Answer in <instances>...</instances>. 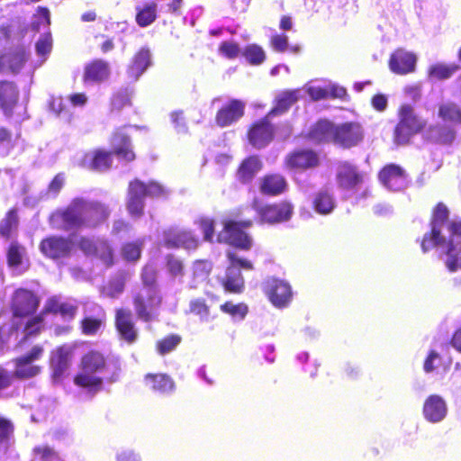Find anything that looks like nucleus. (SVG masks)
Here are the masks:
<instances>
[{
  "label": "nucleus",
  "mask_w": 461,
  "mask_h": 461,
  "mask_svg": "<svg viewBox=\"0 0 461 461\" xmlns=\"http://www.w3.org/2000/svg\"><path fill=\"white\" fill-rule=\"evenodd\" d=\"M108 357L98 348H90L82 354L78 362V372L73 377L76 386L95 394L104 388L101 375L107 372Z\"/></svg>",
  "instance_id": "f257e3e1"
},
{
  "label": "nucleus",
  "mask_w": 461,
  "mask_h": 461,
  "mask_svg": "<svg viewBox=\"0 0 461 461\" xmlns=\"http://www.w3.org/2000/svg\"><path fill=\"white\" fill-rule=\"evenodd\" d=\"M166 194L162 185L156 181L147 183L139 178H133L128 184L126 196V209L133 218H140L144 214L145 198H158Z\"/></svg>",
  "instance_id": "f03ea898"
},
{
  "label": "nucleus",
  "mask_w": 461,
  "mask_h": 461,
  "mask_svg": "<svg viewBox=\"0 0 461 461\" xmlns=\"http://www.w3.org/2000/svg\"><path fill=\"white\" fill-rule=\"evenodd\" d=\"M427 125V120L418 115L411 104H402L398 109V122L393 129V142L398 146L409 144L411 139L421 133Z\"/></svg>",
  "instance_id": "7ed1b4c3"
},
{
  "label": "nucleus",
  "mask_w": 461,
  "mask_h": 461,
  "mask_svg": "<svg viewBox=\"0 0 461 461\" xmlns=\"http://www.w3.org/2000/svg\"><path fill=\"white\" fill-rule=\"evenodd\" d=\"M163 303L159 288L141 289L132 295V305L137 318L148 323L157 321Z\"/></svg>",
  "instance_id": "20e7f679"
},
{
  "label": "nucleus",
  "mask_w": 461,
  "mask_h": 461,
  "mask_svg": "<svg viewBox=\"0 0 461 461\" xmlns=\"http://www.w3.org/2000/svg\"><path fill=\"white\" fill-rule=\"evenodd\" d=\"M201 245L199 237L191 229L171 225L161 232L159 246L167 249H184L187 252L195 251Z\"/></svg>",
  "instance_id": "39448f33"
},
{
  "label": "nucleus",
  "mask_w": 461,
  "mask_h": 461,
  "mask_svg": "<svg viewBox=\"0 0 461 461\" xmlns=\"http://www.w3.org/2000/svg\"><path fill=\"white\" fill-rule=\"evenodd\" d=\"M252 224L251 220H226L223 222L222 230L218 235V241L229 244L240 250L248 251L253 246V240L244 229L251 227Z\"/></svg>",
  "instance_id": "423d86ee"
},
{
  "label": "nucleus",
  "mask_w": 461,
  "mask_h": 461,
  "mask_svg": "<svg viewBox=\"0 0 461 461\" xmlns=\"http://www.w3.org/2000/svg\"><path fill=\"white\" fill-rule=\"evenodd\" d=\"M450 212L447 206L438 202L431 211L430 216V230L424 234L420 247L423 252H428L429 249L443 245L445 237L442 235L441 227L449 222Z\"/></svg>",
  "instance_id": "0eeeda50"
},
{
  "label": "nucleus",
  "mask_w": 461,
  "mask_h": 461,
  "mask_svg": "<svg viewBox=\"0 0 461 461\" xmlns=\"http://www.w3.org/2000/svg\"><path fill=\"white\" fill-rule=\"evenodd\" d=\"M449 237L443 245V252L447 256L445 260L446 267L449 272H456L461 269V220L450 221L447 225Z\"/></svg>",
  "instance_id": "6e6552de"
},
{
  "label": "nucleus",
  "mask_w": 461,
  "mask_h": 461,
  "mask_svg": "<svg viewBox=\"0 0 461 461\" xmlns=\"http://www.w3.org/2000/svg\"><path fill=\"white\" fill-rule=\"evenodd\" d=\"M77 346V343H64L51 350L49 364L53 382L60 383L68 375Z\"/></svg>",
  "instance_id": "1a4fd4ad"
},
{
  "label": "nucleus",
  "mask_w": 461,
  "mask_h": 461,
  "mask_svg": "<svg viewBox=\"0 0 461 461\" xmlns=\"http://www.w3.org/2000/svg\"><path fill=\"white\" fill-rule=\"evenodd\" d=\"M321 165L318 151L311 148H298L288 152L284 158V167L294 172H305Z\"/></svg>",
  "instance_id": "9d476101"
},
{
  "label": "nucleus",
  "mask_w": 461,
  "mask_h": 461,
  "mask_svg": "<svg viewBox=\"0 0 461 461\" xmlns=\"http://www.w3.org/2000/svg\"><path fill=\"white\" fill-rule=\"evenodd\" d=\"M271 114L253 122L247 131L249 143L255 149H261L269 145L275 139L276 127L271 122Z\"/></svg>",
  "instance_id": "9b49d317"
},
{
  "label": "nucleus",
  "mask_w": 461,
  "mask_h": 461,
  "mask_svg": "<svg viewBox=\"0 0 461 461\" xmlns=\"http://www.w3.org/2000/svg\"><path fill=\"white\" fill-rule=\"evenodd\" d=\"M261 223L278 224L288 221L294 214V205L287 200H282L255 207Z\"/></svg>",
  "instance_id": "f8f14e48"
},
{
  "label": "nucleus",
  "mask_w": 461,
  "mask_h": 461,
  "mask_svg": "<svg viewBox=\"0 0 461 461\" xmlns=\"http://www.w3.org/2000/svg\"><path fill=\"white\" fill-rule=\"evenodd\" d=\"M262 290L269 302L279 309L288 306L293 299L291 285L285 280L274 276L263 281Z\"/></svg>",
  "instance_id": "ddd939ff"
},
{
  "label": "nucleus",
  "mask_w": 461,
  "mask_h": 461,
  "mask_svg": "<svg viewBox=\"0 0 461 461\" xmlns=\"http://www.w3.org/2000/svg\"><path fill=\"white\" fill-rule=\"evenodd\" d=\"M43 354L44 348L41 345H35L26 354L14 358V376L24 380L38 375L41 371V367L33 365V362L41 359Z\"/></svg>",
  "instance_id": "4468645a"
},
{
  "label": "nucleus",
  "mask_w": 461,
  "mask_h": 461,
  "mask_svg": "<svg viewBox=\"0 0 461 461\" xmlns=\"http://www.w3.org/2000/svg\"><path fill=\"white\" fill-rule=\"evenodd\" d=\"M40 303V298L33 291L18 288L13 294L10 309L14 317L25 318L36 312Z\"/></svg>",
  "instance_id": "2eb2a0df"
},
{
  "label": "nucleus",
  "mask_w": 461,
  "mask_h": 461,
  "mask_svg": "<svg viewBox=\"0 0 461 461\" xmlns=\"http://www.w3.org/2000/svg\"><path fill=\"white\" fill-rule=\"evenodd\" d=\"M365 138V131L358 122L351 121L336 125L334 145L344 149L358 146Z\"/></svg>",
  "instance_id": "dca6fc26"
},
{
  "label": "nucleus",
  "mask_w": 461,
  "mask_h": 461,
  "mask_svg": "<svg viewBox=\"0 0 461 461\" xmlns=\"http://www.w3.org/2000/svg\"><path fill=\"white\" fill-rule=\"evenodd\" d=\"M55 216L66 230L85 228V198L72 199L65 208L56 211Z\"/></svg>",
  "instance_id": "f3484780"
},
{
  "label": "nucleus",
  "mask_w": 461,
  "mask_h": 461,
  "mask_svg": "<svg viewBox=\"0 0 461 461\" xmlns=\"http://www.w3.org/2000/svg\"><path fill=\"white\" fill-rule=\"evenodd\" d=\"M381 185L393 192H400L408 186V174L398 164H385L377 174Z\"/></svg>",
  "instance_id": "a211bd4d"
},
{
  "label": "nucleus",
  "mask_w": 461,
  "mask_h": 461,
  "mask_svg": "<svg viewBox=\"0 0 461 461\" xmlns=\"http://www.w3.org/2000/svg\"><path fill=\"white\" fill-rule=\"evenodd\" d=\"M114 328L120 340L128 345L136 343L139 339V330L133 320L132 312L128 308H118L114 313Z\"/></svg>",
  "instance_id": "6ab92c4d"
},
{
  "label": "nucleus",
  "mask_w": 461,
  "mask_h": 461,
  "mask_svg": "<svg viewBox=\"0 0 461 461\" xmlns=\"http://www.w3.org/2000/svg\"><path fill=\"white\" fill-rule=\"evenodd\" d=\"M39 249L44 257L57 260L69 257L73 244L68 238L51 235L41 240Z\"/></svg>",
  "instance_id": "aec40b11"
},
{
  "label": "nucleus",
  "mask_w": 461,
  "mask_h": 461,
  "mask_svg": "<svg viewBox=\"0 0 461 461\" xmlns=\"http://www.w3.org/2000/svg\"><path fill=\"white\" fill-rule=\"evenodd\" d=\"M124 128L125 126L117 127L112 132L110 142L113 149L110 151L119 160L131 163L136 159V153L131 137L123 131Z\"/></svg>",
  "instance_id": "412c9836"
},
{
  "label": "nucleus",
  "mask_w": 461,
  "mask_h": 461,
  "mask_svg": "<svg viewBox=\"0 0 461 461\" xmlns=\"http://www.w3.org/2000/svg\"><path fill=\"white\" fill-rule=\"evenodd\" d=\"M113 153L104 148L94 149L86 152L80 160V167L90 171L104 173L113 167Z\"/></svg>",
  "instance_id": "4be33fe9"
},
{
  "label": "nucleus",
  "mask_w": 461,
  "mask_h": 461,
  "mask_svg": "<svg viewBox=\"0 0 461 461\" xmlns=\"http://www.w3.org/2000/svg\"><path fill=\"white\" fill-rule=\"evenodd\" d=\"M365 175L349 161L339 162L336 173L338 185L344 190H353L361 185Z\"/></svg>",
  "instance_id": "5701e85b"
},
{
  "label": "nucleus",
  "mask_w": 461,
  "mask_h": 461,
  "mask_svg": "<svg viewBox=\"0 0 461 461\" xmlns=\"http://www.w3.org/2000/svg\"><path fill=\"white\" fill-rule=\"evenodd\" d=\"M110 215L111 210L106 203L85 199V228H99L108 221Z\"/></svg>",
  "instance_id": "b1692460"
},
{
  "label": "nucleus",
  "mask_w": 461,
  "mask_h": 461,
  "mask_svg": "<svg viewBox=\"0 0 461 461\" xmlns=\"http://www.w3.org/2000/svg\"><path fill=\"white\" fill-rule=\"evenodd\" d=\"M417 56L402 48L392 52L388 61L390 70L397 75H407L416 69Z\"/></svg>",
  "instance_id": "393cba45"
},
{
  "label": "nucleus",
  "mask_w": 461,
  "mask_h": 461,
  "mask_svg": "<svg viewBox=\"0 0 461 461\" xmlns=\"http://www.w3.org/2000/svg\"><path fill=\"white\" fill-rule=\"evenodd\" d=\"M245 113V103L231 99L223 104L215 114V123L221 128L228 127L238 122Z\"/></svg>",
  "instance_id": "a878e982"
},
{
  "label": "nucleus",
  "mask_w": 461,
  "mask_h": 461,
  "mask_svg": "<svg viewBox=\"0 0 461 461\" xmlns=\"http://www.w3.org/2000/svg\"><path fill=\"white\" fill-rule=\"evenodd\" d=\"M111 68L103 59H94L84 67L82 80L85 84H99L109 78Z\"/></svg>",
  "instance_id": "bb28decb"
},
{
  "label": "nucleus",
  "mask_w": 461,
  "mask_h": 461,
  "mask_svg": "<svg viewBox=\"0 0 461 461\" xmlns=\"http://www.w3.org/2000/svg\"><path fill=\"white\" fill-rule=\"evenodd\" d=\"M262 168L263 162L258 155L248 156L238 166L235 172L236 179L241 185H249Z\"/></svg>",
  "instance_id": "cd10ccee"
},
{
  "label": "nucleus",
  "mask_w": 461,
  "mask_h": 461,
  "mask_svg": "<svg viewBox=\"0 0 461 461\" xmlns=\"http://www.w3.org/2000/svg\"><path fill=\"white\" fill-rule=\"evenodd\" d=\"M259 192L267 196H278L288 189L285 177L280 173H267L259 179Z\"/></svg>",
  "instance_id": "c85d7f7f"
},
{
  "label": "nucleus",
  "mask_w": 461,
  "mask_h": 461,
  "mask_svg": "<svg viewBox=\"0 0 461 461\" xmlns=\"http://www.w3.org/2000/svg\"><path fill=\"white\" fill-rule=\"evenodd\" d=\"M336 125L328 119H321L312 125L307 137L317 144L332 143L334 145Z\"/></svg>",
  "instance_id": "c756f323"
},
{
  "label": "nucleus",
  "mask_w": 461,
  "mask_h": 461,
  "mask_svg": "<svg viewBox=\"0 0 461 461\" xmlns=\"http://www.w3.org/2000/svg\"><path fill=\"white\" fill-rule=\"evenodd\" d=\"M456 138V131L449 124L430 125L428 129L425 140L438 146H451Z\"/></svg>",
  "instance_id": "7c9ffc66"
},
{
  "label": "nucleus",
  "mask_w": 461,
  "mask_h": 461,
  "mask_svg": "<svg viewBox=\"0 0 461 461\" xmlns=\"http://www.w3.org/2000/svg\"><path fill=\"white\" fill-rule=\"evenodd\" d=\"M19 99V90L13 81H0V109L6 117H11Z\"/></svg>",
  "instance_id": "2f4dec72"
},
{
  "label": "nucleus",
  "mask_w": 461,
  "mask_h": 461,
  "mask_svg": "<svg viewBox=\"0 0 461 461\" xmlns=\"http://www.w3.org/2000/svg\"><path fill=\"white\" fill-rule=\"evenodd\" d=\"M26 59V52L23 49L0 55V74L5 72L18 74L24 66Z\"/></svg>",
  "instance_id": "473e14b6"
},
{
  "label": "nucleus",
  "mask_w": 461,
  "mask_h": 461,
  "mask_svg": "<svg viewBox=\"0 0 461 461\" xmlns=\"http://www.w3.org/2000/svg\"><path fill=\"white\" fill-rule=\"evenodd\" d=\"M447 413V406L444 400L437 395H429L423 404V414L430 422H438L444 419Z\"/></svg>",
  "instance_id": "72a5a7b5"
},
{
  "label": "nucleus",
  "mask_w": 461,
  "mask_h": 461,
  "mask_svg": "<svg viewBox=\"0 0 461 461\" xmlns=\"http://www.w3.org/2000/svg\"><path fill=\"white\" fill-rule=\"evenodd\" d=\"M144 381L150 390L161 394L171 393L176 387L174 380L167 374L149 373L145 375Z\"/></svg>",
  "instance_id": "f704fd0d"
},
{
  "label": "nucleus",
  "mask_w": 461,
  "mask_h": 461,
  "mask_svg": "<svg viewBox=\"0 0 461 461\" xmlns=\"http://www.w3.org/2000/svg\"><path fill=\"white\" fill-rule=\"evenodd\" d=\"M220 283L224 291L228 294H240L245 290V280L242 273L239 269L227 267L225 276Z\"/></svg>",
  "instance_id": "c9c22d12"
},
{
  "label": "nucleus",
  "mask_w": 461,
  "mask_h": 461,
  "mask_svg": "<svg viewBox=\"0 0 461 461\" xmlns=\"http://www.w3.org/2000/svg\"><path fill=\"white\" fill-rule=\"evenodd\" d=\"M438 117L449 125H461V106L449 100L442 102L438 105Z\"/></svg>",
  "instance_id": "e433bc0d"
},
{
  "label": "nucleus",
  "mask_w": 461,
  "mask_h": 461,
  "mask_svg": "<svg viewBox=\"0 0 461 461\" xmlns=\"http://www.w3.org/2000/svg\"><path fill=\"white\" fill-rule=\"evenodd\" d=\"M91 258L99 260L106 268L112 267L116 262V256L110 241L100 238Z\"/></svg>",
  "instance_id": "4c0bfd02"
},
{
  "label": "nucleus",
  "mask_w": 461,
  "mask_h": 461,
  "mask_svg": "<svg viewBox=\"0 0 461 461\" xmlns=\"http://www.w3.org/2000/svg\"><path fill=\"white\" fill-rule=\"evenodd\" d=\"M299 95V89L285 90L281 92L276 95L275 99V105L268 113L274 116L286 112L298 101Z\"/></svg>",
  "instance_id": "58836bf2"
},
{
  "label": "nucleus",
  "mask_w": 461,
  "mask_h": 461,
  "mask_svg": "<svg viewBox=\"0 0 461 461\" xmlns=\"http://www.w3.org/2000/svg\"><path fill=\"white\" fill-rule=\"evenodd\" d=\"M312 208L319 214H330L336 208V200L329 191L321 190L313 197Z\"/></svg>",
  "instance_id": "ea45409f"
},
{
  "label": "nucleus",
  "mask_w": 461,
  "mask_h": 461,
  "mask_svg": "<svg viewBox=\"0 0 461 461\" xmlns=\"http://www.w3.org/2000/svg\"><path fill=\"white\" fill-rule=\"evenodd\" d=\"M29 317L23 327V337L20 341L21 343L25 342L31 338L38 337L45 328V318L42 314H33Z\"/></svg>",
  "instance_id": "a19ab883"
},
{
  "label": "nucleus",
  "mask_w": 461,
  "mask_h": 461,
  "mask_svg": "<svg viewBox=\"0 0 461 461\" xmlns=\"http://www.w3.org/2000/svg\"><path fill=\"white\" fill-rule=\"evenodd\" d=\"M29 262L26 255V248L18 241H12L6 251L7 266L11 268H17L23 262Z\"/></svg>",
  "instance_id": "79ce46f5"
},
{
  "label": "nucleus",
  "mask_w": 461,
  "mask_h": 461,
  "mask_svg": "<svg viewBox=\"0 0 461 461\" xmlns=\"http://www.w3.org/2000/svg\"><path fill=\"white\" fill-rule=\"evenodd\" d=\"M157 4L147 3L136 7L135 22L140 27H147L157 19Z\"/></svg>",
  "instance_id": "37998d69"
},
{
  "label": "nucleus",
  "mask_w": 461,
  "mask_h": 461,
  "mask_svg": "<svg viewBox=\"0 0 461 461\" xmlns=\"http://www.w3.org/2000/svg\"><path fill=\"white\" fill-rule=\"evenodd\" d=\"M132 92L129 88H121L113 92L110 98V111L120 113L122 110L131 106Z\"/></svg>",
  "instance_id": "c03bdc74"
},
{
  "label": "nucleus",
  "mask_w": 461,
  "mask_h": 461,
  "mask_svg": "<svg viewBox=\"0 0 461 461\" xmlns=\"http://www.w3.org/2000/svg\"><path fill=\"white\" fill-rule=\"evenodd\" d=\"M150 65V53L147 48H142L137 51L129 66V72L138 77Z\"/></svg>",
  "instance_id": "a18cd8bd"
},
{
  "label": "nucleus",
  "mask_w": 461,
  "mask_h": 461,
  "mask_svg": "<svg viewBox=\"0 0 461 461\" xmlns=\"http://www.w3.org/2000/svg\"><path fill=\"white\" fill-rule=\"evenodd\" d=\"M19 225V217L16 208L10 209L0 221V236L5 240L12 237L13 232L16 231Z\"/></svg>",
  "instance_id": "49530a36"
},
{
  "label": "nucleus",
  "mask_w": 461,
  "mask_h": 461,
  "mask_svg": "<svg viewBox=\"0 0 461 461\" xmlns=\"http://www.w3.org/2000/svg\"><path fill=\"white\" fill-rule=\"evenodd\" d=\"M241 55L251 66H260L267 59V54L264 49L256 43L248 44L241 51Z\"/></svg>",
  "instance_id": "de8ad7c7"
},
{
  "label": "nucleus",
  "mask_w": 461,
  "mask_h": 461,
  "mask_svg": "<svg viewBox=\"0 0 461 461\" xmlns=\"http://www.w3.org/2000/svg\"><path fill=\"white\" fill-rule=\"evenodd\" d=\"M143 241L137 240L125 242L121 247V255L127 262H137L141 257Z\"/></svg>",
  "instance_id": "09e8293b"
},
{
  "label": "nucleus",
  "mask_w": 461,
  "mask_h": 461,
  "mask_svg": "<svg viewBox=\"0 0 461 461\" xmlns=\"http://www.w3.org/2000/svg\"><path fill=\"white\" fill-rule=\"evenodd\" d=\"M181 341L182 337L180 335L169 334L158 339L155 344V348L160 356H165L174 351L181 343Z\"/></svg>",
  "instance_id": "8fccbe9b"
},
{
  "label": "nucleus",
  "mask_w": 461,
  "mask_h": 461,
  "mask_svg": "<svg viewBox=\"0 0 461 461\" xmlns=\"http://www.w3.org/2000/svg\"><path fill=\"white\" fill-rule=\"evenodd\" d=\"M165 266L170 276L183 277L185 276V267L184 261L173 253L165 256Z\"/></svg>",
  "instance_id": "3c124183"
},
{
  "label": "nucleus",
  "mask_w": 461,
  "mask_h": 461,
  "mask_svg": "<svg viewBox=\"0 0 461 461\" xmlns=\"http://www.w3.org/2000/svg\"><path fill=\"white\" fill-rule=\"evenodd\" d=\"M459 68L456 64H435L429 68V77L437 80H445L451 77Z\"/></svg>",
  "instance_id": "603ef678"
},
{
  "label": "nucleus",
  "mask_w": 461,
  "mask_h": 461,
  "mask_svg": "<svg viewBox=\"0 0 461 461\" xmlns=\"http://www.w3.org/2000/svg\"><path fill=\"white\" fill-rule=\"evenodd\" d=\"M14 434L13 421L4 416H0V449L7 450Z\"/></svg>",
  "instance_id": "864d4df0"
},
{
  "label": "nucleus",
  "mask_w": 461,
  "mask_h": 461,
  "mask_svg": "<svg viewBox=\"0 0 461 461\" xmlns=\"http://www.w3.org/2000/svg\"><path fill=\"white\" fill-rule=\"evenodd\" d=\"M103 323L101 318L86 316L80 321L81 332L86 336H95L101 330Z\"/></svg>",
  "instance_id": "5fc2aeb1"
},
{
  "label": "nucleus",
  "mask_w": 461,
  "mask_h": 461,
  "mask_svg": "<svg viewBox=\"0 0 461 461\" xmlns=\"http://www.w3.org/2000/svg\"><path fill=\"white\" fill-rule=\"evenodd\" d=\"M220 310L222 312L229 314L233 318L240 319H244L249 312V307L246 303H239L234 304L230 301H227L224 303L221 304Z\"/></svg>",
  "instance_id": "6e6d98bb"
},
{
  "label": "nucleus",
  "mask_w": 461,
  "mask_h": 461,
  "mask_svg": "<svg viewBox=\"0 0 461 461\" xmlns=\"http://www.w3.org/2000/svg\"><path fill=\"white\" fill-rule=\"evenodd\" d=\"M157 276L158 271L154 266L145 265L140 275V279L144 285L143 289L158 288L157 285Z\"/></svg>",
  "instance_id": "4d7b16f0"
},
{
  "label": "nucleus",
  "mask_w": 461,
  "mask_h": 461,
  "mask_svg": "<svg viewBox=\"0 0 461 461\" xmlns=\"http://www.w3.org/2000/svg\"><path fill=\"white\" fill-rule=\"evenodd\" d=\"M219 53L228 59H235L241 54L239 43L232 41H224L221 42L218 49Z\"/></svg>",
  "instance_id": "13d9d810"
},
{
  "label": "nucleus",
  "mask_w": 461,
  "mask_h": 461,
  "mask_svg": "<svg viewBox=\"0 0 461 461\" xmlns=\"http://www.w3.org/2000/svg\"><path fill=\"white\" fill-rule=\"evenodd\" d=\"M100 238H94L89 236H81L77 240V249L86 257L91 258Z\"/></svg>",
  "instance_id": "bf43d9fd"
},
{
  "label": "nucleus",
  "mask_w": 461,
  "mask_h": 461,
  "mask_svg": "<svg viewBox=\"0 0 461 461\" xmlns=\"http://www.w3.org/2000/svg\"><path fill=\"white\" fill-rule=\"evenodd\" d=\"M32 454L41 461L59 460V453L48 445L37 446L32 449Z\"/></svg>",
  "instance_id": "052dcab7"
},
{
  "label": "nucleus",
  "mask_w": 461,
  "mask_h": 461,
  "mask_svg": "<svg viewBox=\"0 0 461 461\" xmlns=\"http://www.w3.org/2000/svg\"><path fill=\"white\" fill-rule=\"evenodd\" d=\"M226 258L230 263L228 267H232V269L238 267L246 270H252L254 268L251 261L247 258H239L234 251H227Z\"/></svg>",
  "instance_id": "680f3d73"
},
{
  "label": "nucleus",
  "mask_w": 461,
  "mask_h": 461,
  "mask_svg": "<svg viewBox=\"0 0 461 461\" xmlns=\"http://www.w3.org/2000/svg\"><path fill=\"white\" fill-rule=\"evenodd\" d=\"M212 268V262L207 259H197L193 262V274L194 277H207Z\"/></svg>",
  "instance_id": "e2e57ef3"
},
{
  "label": "nucleus",
  "mask_w": 461,
  "mask_h": 461,
  "mask_svg": "<svg viewBox=\"0 0 461 461\" xmlns=\"http://www.w3.org/2000/svg\"><path fill=\"white\" fill-rule=\"evenodd\" d=\"M189 311L191 313L206 317L209 315L210 308L206 303V301L203 298L194 299L189 303Z\"/></svg>",
  "instance_id": "0e129e2a"
},
{
  "label": "nucleus",
  "mask_w": 461,
  "mask_h": 461,
  "mask_svg": "<svg viewBox=\"0 0 461 461\" xmlns=\"http://www.w3.org/2000/svg\"><path fill=\"white\" fill-rule=\"evenodd\" d=\"M270 46L276 52H285L288 50V37L285 34H275L270 39Z\"/></svg>",
  "instance_id": "69168bd1"
},
{
  "label": "nucleus",
  "mask_w": 461,
  "mask_h": 461,
  "mask_svg": "<svg viewBox=\"0 0 461 461\" xmlns=\"http://www.w3.org/2000/svg\"><path fill=\"white\" fill-rule=\"evenodd\" d=\"M199 226L203 234L205 241L212 242L214 236V221L209 218H203L199 221Z\"/></svg>",
  "instance_id": "338daca9"
},
{
  "label": "nucleus",
  "mask_w": 461,
  "mask_h": 461,
  "mask_svg": "<svg viewBox=\"0 0 461 461\" xmlns=\"http://www.w3.org/2000/svg\"><path fill=\"white\" fill-rule=\"evenodd\" d=\"M66 181L65 173L59 172L54 176L48 185V193L57 195L63 188Z\"/></svg>",
  "instance_id": "774afa93"
}]
</instances>
